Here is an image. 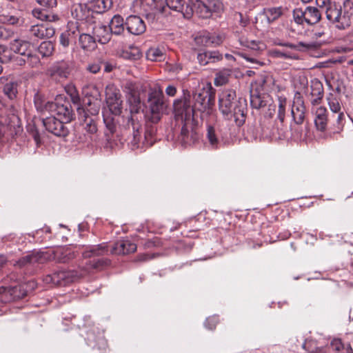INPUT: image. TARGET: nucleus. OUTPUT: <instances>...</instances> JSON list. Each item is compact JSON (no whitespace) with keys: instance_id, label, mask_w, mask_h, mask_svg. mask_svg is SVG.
I'll return each instance as SVG.
<instances>
[{"instance_id":"36","label":"nucleus","mask_w":353,"mask_h":353,"mask_svg":"<svg viewBox=\"0 0 353 353\" xmlns=\"http://www.w3.org/2000/svg\"><path fill=\"white\" fill-rule=\"evenodd\" d=\"M146 58L151 61H161L165 58L163 49L158 47H152L146 52Z\"/></svg>"},{"instance_id":"5","label":"nucleus","mask_w":353,"mask_h":353,"mask_svg":"<svg viewBox=\"0 0 353 353\" xmlns=\"http://www.w3.org/2000/svg\"><path fill=\"white\" fill-rule=\"evenodd\" d=\"M190 6L193 14L202 19H208L223 10V4L220 0H190Z\"/></svg>"},{"instance_id":"14","label":"nucleus","mask_w":353,"mask_h":353,"mask_svg":"<svg viewBox=\"0 0 353 353\" xmlns=\"http://www.w3.org/2000/svg\"><path fill=\"white\" fill-rule=\"evenodd\" d=\"M274 83V81L272 76L262 75L251 84V89L256 92H268L272 89Z\"/></svg>"},{"instance_id":"25","label":"nucleus","mask_w":353,"mask_h":353,"mask_svg":"<svg viewBox=\"0 0 353 353\" xmlns=\"http://www.w3.org/2000/svg\"><path fill=\"white\" fill-rule=\"evenodd\" d=\"M107 94L106 101L110 111L116 115L119 114L121 112L123 102L121 99V94L117 92Z\"/></svg>"},{"instance_id":"59","label":"nucleus","mask_w":353,"mask_h":353,"mask_svg":"<svg viewBox=\"0 0 353 353\" xmlns=\"http://www.w3.org/2000/svg\"><path fill=\"white\" fill-rule=\"evenodd\" d=\"M345 345L342 343L341 341L338 339H335L331 342V346L336 353H339L341 350H342Z\"/></svg>"},{"instance_id":"23","label":"nucleus","mask_w":353,"mask_h":353,"mask_svg":"<svg viewBox=\"0 0 353 353\" xmlns=\"http://www.w3.org/2000/svg\"><path fill=\"white\" fill-rule=\"evenodd\" d=\"M137 250V245L129 240L117 242L111 252L116 254H128Z\"/></svg>"},{"instance_id":"41","label":"nucleus","mask_w":353,"mask_h":353,"mask_svg":"<svg viewBox=\"0 0 353 353\" xmlns=\"http://www.w3.org/2000/svg\"><path fill=\"white\" fill-rule=\"evenodd\" d=\"M127 126L128 128H132L134 141L137 143L139 141V129L141 128V124L137 119L131 116L128 120Z\"/></svg>"},{"instance_id":"21","label":"nucleus","mask_w":353,"mask_h":353,"mask_svg":"<svg viewBox=\"0 0 353 353\" xmlns=\"http://www.w3.org/2000/svg\"><path fill=\"white\" fill-rule=\"evenodd\" d=\"M291 114L296 124L301 125L303 123L305 116V107L301 99H297L294 101L291 109Z\"/></svg>"},{"instance_id":"31","label":"nucleus","mask_w":353,"mask_h":353,"mask_svg":"<svg viewBox=\"0 0 353 353\" xmlns=\"http://www.w3.org/2000/svg\"><path fill=\"white\" fill-rule=\"evenodd\" d=\"M108 249L106 243H103L97 245L90 247L89 250H87L83 252V256L84 258H91L96 256H101L107 254Z\"/></svg>"},{"instance_id":"19","label":"nucleus","mask_w":353,"mask_h":353,"mask_svg":"<svg viewBox=\"0 0 353 353\" xmlns=\"http://www.w3.org/2000/svg\"><path fill=\"white\" fill-rule=\"evenodd\" d=\"M30 31L32 35L38 39L51 38L55 33V29L48 24L32 26Z\"/></svg>"},{"instance_id":"54","label":"nucleus","mask_w":353,"mask_h":353,"mask_svg":"<svg viewBox=\"0 0 353 353\" xmlns=\"http://www.w3.org/2000/svg\"><path fill=\"white\" fill-rule=\"evenodd\" d=\"M19 19L12 16L6 15L4 14H0V22L3 23H8L10 25H14L19 23Z\"/></svg>"},{"instance_id":"49","label":"nucleus","mask_w":353,"mask_h":353,"mask_svg":"<svg viewBox=\"0 0 353 353\" xmlns=\"http://www.w3.org/2000/svg\"><path fill=\"white\" fill-rule=\"evenodd\" d=\"M207 139L212 148H217L219 140L213 126L208 125L207 129Z\"/></svg>"},{"instance_id":"24","label":"nucleus","mask_w":353,"mask_h":353,"mask_svg":"<svg viewBox=\"0 0 353 353\" xmlns=\"http://www.w3.org/2000/svg\"><path fill=\"white\" fill-rule=\"evenodd\" d=\"M13 53L25 57L31 50V43L26 40L15 39L10 43Z\"/></svg>"},{"instance_id":"1","label":"nucleus","mask_w":353,"mask_h":353,"mask_svg":"<svg viewBox=\"0 0 353 353\" xmlns=\"http://www.w3.org/2000/svg\"><path fill=\"white\" fill-rule=\"evenodd\" d=\"M108 264V261L103 259H92L85 263V266L81 267L77 270H60L52 274L47 275L43 281L48 284L64 286L68 285L79 278L84 277L92 270H100Z\"/></svg>"},{"instance_id":"20","label":"nucleus","mask_w":353,"mask_h":353,"mask_svg":"<svg viewBox=\"0 0 353 353\" xmlns=\"http://www.w3.org/2000/svg\"><path fill=\"white\" fill-rule=\"evenodd\" d=\"M223 59V55L217 50L203 51L197 54V60L200 65H206L208 63H216Z\"/></svg>"},{"instance_id":"57","label":"nucleus","mask_w":353,"mask_h":353,"mask_svg":"<svg viewBox=\"0 0 353 353\" xmlns=\"http://www.w3.org/2000/svg\"><path fill=\"white\" fill-rule=\"evenodd\" d=\"M219 322V318L216 316H212L207 318L205 325L207 328L209 330H214L216 327V325H217Z\"/></svg>"},{"instance_id":"56","label":"nucleus","mask_w":353,"mask_h":353,"mask_svg":"<svg viewBox=\"0 0 353 353\" xmlns=\"http://www.w3.org/2000/svg\"><path fill=\"white\" fill-rule=\"evenodd\" d=\"M297 50L299 51H307L316 48V45L315 43H305L299 41L296 43Z\"/></svg>"},{"instance_id":"53","label":"nucleus","mask_w":353,"mask_h":353,"mask_svg":"<svg viewBox=\"0 0 353 353\" xmlns=\"http://www.w3.org/2000/svg\"><path fill=\"white\" fill-rule=\"evenodd\" d=\"M314 343L313 341L305 342L303 344V347L308 351L309 353H325V350L323 347L312 348V345Z\"/></svg>"},{"instance_id":"44","label":"nucleus","mask_w":353,"mask_h":353,"mask_svg":"<svg viewBox=\"0 0 353 353\" xmlns=\"http://www.w3.org/2000/svg\"><path fill=\"white\" fill-rule=\"evenodd\" d=\"M24 57L25 59H21L19 60V65H23L27 63L32 68H36L41 63L39 57L36 54H33L32 53V50H30Z\"/></svg>"},{"instance_id":"62","label":"nucleus","mask_w":353,"mask_h":353,"mask_svg":"<svg viewBox=\"0 0 353 353\" xmlns=\"http://www.w3.org/2000/svg\"><path fill=\"white\" fill-rule=\"evenodd\" d=\"M317 6L321 8H324L325 11L329 8L332 4H336V2H332L330 0H316Z\"/></svg>"},{"instance_id":"22","label":"nucleus","mask_w":353,"mask_h":353,"mask_svg":"<svg viewBox=\"0 0 353 353\" xmlns=\"http://www.w3.org/2000/svg\"><path fill=\"white\" fill-rule=\"evenodd\" d=\"M198 139L196 131L193 129L192 125L185 123L181 130L179 139L184 145H190Z\"/></svg>"},{"instance_id":"64","label":"nucleus","mask_w":353,"mask_h":353,"mask_svg":"<svg viewBox=\"0 0 353 353\" xmlns=\"http://www.w3.org/2000/svg\"><path fill=\"white\" fill-rule=\"evenodd\" d=\"M165 93L167 95L174 97L176 94V88L172 85H169L165 89Z\"/></svg>"},{"instance_id":"7","label":"nucleus","mask_w":353,"mask_h":353,"mask_svg":"<svg viewBox=\"0 0 353 353\" xmlns=\"http://www.w3.org/2000/svg\"><path fill=\"white\" fill-rule=\"evenodd\" d=\"M175 117L182 120L188 121L194 115L195 111L191 103V95L188 90L183 91V97L174 101Z\"/></svg>"},{"instance_id":"40","label":"nucleus","mask_w":353,"mask_h":353,"mask_svg":"<svg viewBox=\"0 0 353 353\" xmlns=\"http://www.w3.org/2000/svg\"><path fill=\"white\" fill-rule=\"evenodd\" d=\"M261 92H256L254 90H250V103L252 108L259 109L265 105V101L263 100Z\"/></svg>"},{"instance_id":"50","label":"nucleus","mask_w":353,"mask_h":353,"mask_svg":"<svg viewBox=\"0 0 353 353\" xmlns=\"http://www.w3.org/2000/svg\"><path fill=\"white\" fill-rule=\"evenodd\" d=\"M293 17L294 21L298 24L302 25L304 22L306 23L305 10H303L300 8L294 10Z\"/></svg>"},{"instance_id":"48","label":"nucleus","mask_w":353,"mask_h":353,"mask_svg":"<svg viewBox=\"0 0 353 353\" xmlns=\"http://www.w3.org/2000/svg\"><path fill=\"white\" fill-rule=\"evenodd\" d=\"M287 106V99L284 97H279L278 98V112L277 119L283 123L285 117V110Z\"/></svg>"},{"instance_id":"60","label":"nucleus","mask_w":353,"mask_h":353,"mask_svg":"<svg viewBox=\"0 0 353 353\" xmlns=\"http://www.w3.org/2000/svg\"><path fill=\"white\" fill-rule=\"evenodd\" d=\"M272 55L276 58H285V59H296L295 57L290 55L286 52H282L279 50H274L272 51Z\"/></svg>"},{"instance_id":"39","label":"nucleus","mask_w":353,"mask_h":353,"mask_svg":"<svg viewBox=\"0 0 353 353\" xmlns=\"http://www.w3.org/2000/svg\"><path fill=\"white\" fill-rule=\"evenodd\" d=\"M34 103L37 111L40 112L43 117L46 115V112H49V108H46L47 105L52 103L50 101L46 102L43 97L38 93L34 95Z\"/></svg>"},{"instance_id":"55","label":"nucleus","mask_w":353,"mask_h":353,"mask_svg":"<svg viewBox=\"0 0 353 353\" xmlns=\"http://www.w3.org/2000/svg\"><path fill=\"white\" fill-rule=\"evenodd\" d=\"M208 41L215 46L221 44L224 40V37L221 34H212L207 37Z\"/></svg>"},{"instance_id":"12","label":"nucleus","mask_w":353,"mask_h":353,"mask_svg":"<svg viewBox=\"0 0 353 353\" xmlns=\"http://www.w3.org/2000/svg\"><path fill=\"white\" fill-rule=\"evenodd\" d=\"M165 3L170 10L180 12L185 19H190L193 16V11L190 6V0L185 6L184 0H165Z\"/></svg>"},{"instance_id":"27","label":"nucleus","mask_w":353,"mask_h":353,"mask_svg":"<svg viewBox=\"0 0 353 353\" xmlns=\"http://www.w3.org/2000/svg\"><path fill=\"white\" fill-rule=\"evenodd\" d=\"M94 34L98 41L102 44L108 43L112 34L109 27L104 25H99L94 27Z\"/></svg>"},{"instance_id":"42","label":"nucleus","mask_w":353,"mask_h":353,"mask_svg":"<svg viewBox=\"0 0 353 353\" xmlns=\"http://www.w3.org/2000/svg\"><path fill=\"white\" fill-rule=\"evenodd\" d=\"M123 92L128 96L129 99H133L134 102H136L137 98V87L134 83L130 81H127L123 85Z\"/></svg>"},{"instance_id":"13","label":"nucleus","mask_w":353,"mask_h":353,"mask_svg":"<svg viewBox=\"0 0 353 353\" xmlns=\"http://www.w3.org/2000/svg\"><path fill=\"white\" fill-rule=\"evenodd\" d=\"M79 34V30L77 23H68L67 30L60 35L59 42L61 45L64 48L68 47L72 42L75 41Z\"/></svg>"},{"instance_id":"58","label":"nucleus","mask_w":353,"mask_h":353,"mask_svg":"<svg viewBox=\"0 0 353 353\" xmlns=\"http://www.w3.org/2000/svg\"><path fill=\"white\" fill-rule=\"evenodd\" d=\"M264 44L259 41L252 40L248 46V48L251 49L253 51L259 52L264 48Z\"/></svg>"},{"instance_id":"15","label":"nucleus","mask_w":353,"mask_h":353,"mask_svg":"<svg viewBox=\"0 0 353 353\" xmlns=\"http://www.w3.org/2000/svg\"><path fill=\"white\" fill-rule=\"evenodd\" d=\"M314 115V125L319 131L324 132L327 128L328 118L327 110L324 106H318L312 108Z\"/></svg>"},{"instance_id":"4","label":"nucleus","mask_w":353,"mask_h":353,"mask_svg":"<svg viewBox=\"0 0 353 353\" xmlns=\"http://www.w3.org/2000/svg\"><path fill=\"white\" fill-rule=\"evenodd\" d=\"M194 101L193 108L196 112H200L203 118V114L210 115L212 112V108L214 105L215 91L210 83L196 90L193 94Z\"/></svg>"},{"instance_id":"30","label":"nucleus","mask_w":353,"mask_h":353,"mask_svg":"<svg viewBox=\"0 0 353 353\" xmlns=\"http://www.w3.org/2000/svg\"><path fill=\"white\" fill-rule=\"evenodd\" d=\"M306 23L314 25L319 23L321 19V12L319 8L312 6H307L305 9Z\"/></svg>"},{"instance_id":"34","label":"nucleus","mask_w":353,"mask_h":353,"mask_svg":"<svg viewBox=\"0 0 353 353\" xmlns=\"http://www.w3.org/2000/svg\"><path fill=\"white\" fill-rule=\"evenodd\" d=\"M283 8L281 6L279 7H272L265 8L263 13L268 21V23H272L276 21L283 14Z\"/></svg>"},{"instance_id":"26","label":"nucleus","mask_w":353,"mask_h":353,"mask_svg":"<svg viewBox=\"0 0 353 353\" xmlns=\"http://www.w3.org/2000/svg\"><path fill=\"white\" fill-rule=\"evenodd\" d=\"M77 112L79 119L84 123L85 130L91 134L95 133L97 131V127L94 118L87 116V113L83 108H78Z\"/></svg>"},{"instance_id":"38","label":"nucleus","mask_w":353,"mask_h":353,"mask_svg":"<svg viewBox=\"0 0 353 353\" xmlns=\"http://www.w3.org/2000/svg\"><path fill=\"white\" fill-rule=\"evenodd\" d=\"M142 54L139 48L130 46L128 49L123 50L121 57L128 60L136 61L141 57Z\"/></svg>"},{"instance_id":"3","label":"nucleus","mask_w":353,"mask_h":353,"mask_svg":"<svg viewBox=\"0 0 353 353\" xmlns=\"http://www.w3.org/2000/svg\"><path fill=\"white\" fill-rule=\"evenodd\" d=\"M326 19L335 28L343 30L348 28L353 21V2L344 0L342 4H332L325 10Z\"/></svg>"},{"instance_id":"6","label":"nucleus","mask_w":353,"mask_h":353,"mask_svg":"<svg viewBox=\"0 0 353 353\" xmlns=\"http://www.w3.org/2000/svg\"><path fill=\"white\" fill-rule=\"evenodd\" d=\"M163 93L159 87L151 88L148 94V103L150 110V120L152 123H157L161 118L165 108L163 102Z\"/></svg>"},{"instance_id":"17","label":"nucleus","mask_w":353,"mask_h":353,"mask_svg":"<svg viewBox=\"0 0 353 353\" xmlns=\"http://www.w3.org/2000/svg\"><path fill=\"white\" fill-rule=\"evenodd\" d=\"M83 1V3H74L71 8L72 17L79 21L87 20L92 13L90 6H88L89 2Z\"/></svg>"},{"instance_id":"45","label":"nucleus","mask_w":353,"mask_h":353,"mask_svg":"<svg viewBox=\"0 0 353 353\" xmlns=\"http://www.w3.org/2000/svg\"><path fill=\"white\" fill-rule=\"evenodd\" d=\"M14 57V54L11 48L6 46L0 45V63H9Z\"/></svg>"},{"instance_id":"35","label":"nucleus","mask_w":353,"mask_h":353,"mask_svg":"<svg viewBox=\"0 0 353 353\" xmlns=\"http://www.w3.org/2000/svg\"><path fill=\"white\" fill-rule=\"evenodd\" d=\"M88 2L90 8L97 13L104 12L112 5L111 0H90Z\"/></svg>"},{"instance_id":"43","label":"nucleus","mask_w":353,"mask_h":353,"mask_svg":"<svg viewBox=\"0 0 353 353\" xmlns=\"http://www.w3.org/2000/svg\"><path fill=\"white\" fill-rule=\"evenodd\" d=\"M231 75V70L229 69H224L219 71L216 74L214 78V85L221 86L226 84L228 82L229 77Z\"/></svg>"},{"instance_id":"51","label":"nucleus","mask_w":353,"mask_h":353,"mask_svg":"<svg viewBox=\"0 0 353 353\" xmlns=\"http://www.w3.org/2000/svg\"><path fill=\"white\" fill-rule=\"evenodd\" d=\"M83 108L85 110L87 116H90L93 118L94 117H96L99 112V105L95 103H88V107Z\"/></svg>"},{"instance_id":"18","label":"nucleus","mask_w":353,"mask_h":353,"mask_svg":"<svg viewBox=\"0 0 353 353\" xmlns=\"http://www.w3.org/2000/svg\"><path fill=\"white\" fill-rule=\"evenodd\" d=\"M48 255L44 252H34L20 259L17 262V264L19 267L21 268L28 264L43 263L47 261Z\"/></svg>"},{"instance_id":"47","label":"nucleus","mask_w":353,"mask_h":353,"mask_svg":"<svg viewBox=\"0 0 353 353\" xmlns=\"http://www.w3.org/2000/svg\"><path fill=\"white\" fill-rule=\"evenodd\" d=\"M3 92L9 99H13L17 97V83L15 81H10L5 84L3 87Z\"/></svg>"},{"instance_id":"32","label":"nucleus","mask_w":353,"mask_h":353,"mask_svg":"<svg viewBox=\"0 0 353 353\" xmlns=\"http://www.w3.org/2000/svg\"><path fill=\"white\" fill-rule=\"evenodd\" d=\"M79 42L81 48L86 51H92L97 47L96 39L88 34H81Z\"/></svg>"},{"instance_id":"10","label":"nucleus","mask_w":353,"mask_h":353,"mask_svg":"<svg viewBox=\"0 0 353 353\" xmlns=\"http://www.w3.org/2000/svg\"><path fill=\"white\" fill-rule=\"evenodd\" d=\"M46 108H49L50 114H55V117L64 123H68L72 120V113L69 104L52 102V103H48Z\"/></svg>"},{"instance_id":"16","label":"nucleus","mask_w":353,"mask_h":353,"mask_svg":"<svg viewBox=\"0 0 353 353\" xmlns=\"http://www.w3.org/2000/svg\"><path fill=\"white\" fill-rule=\"evenodd\" d=\"M49 254L48 260L54 259L58 263H65L73 259L76 254L70 248H59L54 251L52 254L45 252Z\"/></svg>"},{"instance_id":"8","label":"nucleus","mask_w":353,"mask_h":353,"mask_svg":"<svg viewBox=\"0 0 353 353\" xmlns=\"http://www.w3.org/2000/svg\"><path fill=\"white\" fill-rule=\"evenodd\" d=\"M72 71V63L69 61L61 60L54 62L47 70V74L52 79L62 81L67 79Z\"/></svg>"},{"instance_id":"63","label":"nucleus","mask_w":353,"mask_h":353,"mask_svg":"<svg viewBox=\"0 0 353 353\" xmlns=\"http://www.w3.org/2000/svg\"><path fill=\"white\" fill-rule=\"evenodd\" d=\"M101 70V65L99 63H90L87 66V70L92 74H97Z\"/></svg>"},{"instance_id":"28","label":"nucleus","mask_w":353,"mask_h":353,"mask_svg":"<svg viewBox=\"0 0 353 353\" xmlns=\"http://www.w3.org/2000/svg\"><path fill=\"white\" fill-rule=\"evenodd\" d=\"M108 27L112 34L121 35L125 30V23L123 17L119 14L114 15L112 18Z\"/></svg>"},{"instance_id":"61","label":"nucleus","mask_w":353,"mask_h":353,"mask_svg":"<svg viewBox=\"0 0 353 353\" xmlns=\"http://www.w3.org/2000/svg\"><path fill=\"white\" fill-rule=\"evenodd\" d=\"M36 1L42 6L47 8H54L57 5V0H36Z\"/></svg>"},{"instance_id":"37","label":"nucleus","mask_w":353,"mask_h":353,"mask_svg":"<svg viewBox=\"0 0 353 353\" xmlns=\"http://www.w3.org/2000/svg\"><path fill=\"white\" fill-rule=\"evenodd\" d=\"M326 100L327 101L328 106L330 110L332 113H336L340 112L342 110H344L340 99L334 96L333 94L330 93L327 97Z\"/></svg>"},{"instance_id":"11","label":"nucleus","mask_w":353,"mask_h":353,"mask_svg":"<svg viewBox=\"0 0 353 353\" xmlns=\"http://www.w3.org/2000/svg\"><path fill=\"white\" fill-rule=\"evenodd\" d=\"M125 26L128 32L139 35L145 30V24L143 19L137 15H130L126 18Z\"/></svg>"},{"instance_id":"33","label":"nucleus","mask_w":353,"mask_h":353,"mask_svg":"<svg viewBox=\"0 0 353 353\" xmlns=\"http://www.w3.org/2000/svg\"><path fill=\"white\" fill-rule=\"evenodd\" d=\"M32 15L42 21L52 22L59 19L57 14L46 10L34 9L32 10Z\"/></svg>"},{"instance_id":"52","label":"nucleus","mask_w":353,"mask_h":353,"mask_svg":"<svg viewBox=\"0 0 353 353\" xmlns=\"http://www.w3.org/2000/svg\"><path fill=\"white\" fill-rule=\"evenodd\" d=\"M14 31L6 27L0 26V39L3 40H8L13 37Z\"/></svg>"},{"instance_id":"29","label":"nucleus","mask_w":353,"mask_h":353,"mask_svg":"<svg viewBox=\"0 0 353 353\" xmlns=\"http://www.w3.org/2000/svg\"><path fill=\"white\" fill-rule=\"evenodd\" d=\"M311 103L313 106L319 105L323 97V87L321 82H313L311 85Z\"/></svg>"},{"instance_id":"46","label":"nucleus","mask_w":353,"mask_h":353,"mask_svg":"<svg viewBox=\"0 0 353 353\" xmlns=\"http://www.w3.org/2000/svg\"><path fill=\"white\" fill-rule=\"evenodd\" d=\"M38 51L43 57H50L54 52V44L51 41H43L39 45Z\"/></svg>"},{"instance_id":"9","label":"nucleus","mask_w":353,"mask_h":353,"mask_svg":"<svg viewBox=\"0 0 353 353\" xmlns=\"http://www.w3.org/2000/svg\"><path fill=\"white\" fill-rule=\"evenodd\" d=\"M42 119L46 129L58 137H64L68 134V130L65 127L64 122L55 117V114L44 116Z\"/></svg>"},{"instance_id":"2","label":"nucleus","mask_w":353,"mask_h":353,"mask_svg":"<svg viewBox=\"0 0 353 353\" xmlns=\"http://www.w3.org/2000/svg\"><path fill=\"white\" fill-rule=\"evenodd\" d=\"M219 110L228 120L233 119L236 125H242L245 121V107L237 99L234 90L226 89L219 95Z\"/></svg>"}]
</instances>
